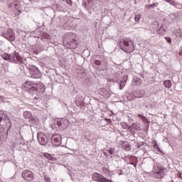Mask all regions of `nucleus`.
I'll list each match as a JSON object with an SVG mask.
<instances>
[{"label":"nucleus","mask_w":182,"mask_h":182,"mask_svg":"<svg viewBox=\"0 0 182 182\" xmlns=\"http://www.w3.org/2000/svg\"><path fill=\"white\" fill-rule=\"evenodd\" d=\"M22 89L31 95H33L34 96V99L38 100V99L41 97V95L45 92V85L41 83L36 84L33 81H26L22 85Z\"/></svg>","instance_id":"nucleus-1"},{"label":"nucleus","mask_w":182,"mask_h":182,"mask_svg":"<svg viewBox=\"0 0 182 182\" xmlns=\"http://www.w3.org/2000/svg\"><path fill=\"white\" fill-rule=\"evenodd\" d=\"M69 119H57L54 121V123L51 124V129L59 132L60 130H65L69 127Z\"/></svg>","instance_id":"nucleus-2"},{"label":"nucleus","mask_w":182,"mask_h":182,"mask_svg":"<svg viewBox=\"0 0 182 182\" xmlns=\"http://www.w3.org/2000/svg\"><path fill=\"white\" fill-rule=\"evenodd\" d=\"M152 176L154 178H157L158 180L164 178L166 176L164 173V167L159 164H155L153 168Z\"/></svg>","instance_id":"nucleus-3"},{"label":"nucleus","mask_w":182,"mask_h":182,"mask_svg":"<svg viewBox=\"0 0 182 182\" xmlns=\"http://www.w3.org/2000/svg\"><path fill=\"white\" fill-rule=\"evenodd\" d=\"M118 45L120 49H122V50H124V52H126V53H132V52L134 50V46H133V45L129 44V41L127 40H120L118 42Z\"/></svg>","instance_id":"nucleus-4"},{"label":"nucleus","mask_w":182,"mask_h":182,"mask_svg":"<svg viewBox=\"0 0 182 182\" xmlns=\"http://www.w3.org/2000/svg\"><path fill=\"white\" fill-rule=\"evenodd\" d=\"M2 58L4 59V60H10L11 62H18L19 63H23L22 57H21L18 53H15L12 56L7 53H4L2 55Z\"/></svg>","instance_id":"nucleus-5"},{"label":"nucleus","mask_w":182,"mask_h":182,"mask_svg":"<svg viewBox=\"0 0 182 182\" xmlns=\"http://www.w3.org/2000/svg\"><path fill=\"white\" fill-rule=\"evenodd\" d=\"M21 176L26 181H33V180H35V174L29 169L23 171L21 173Z\"/></svg>","instance_id":"nucleus-6"},{"label":"nucleus","mask_w":182,"mask_h":182,"mask_svg":"<svg viewBox=\"0 0 182 182\" xmlns=\"http://www.w3.org/2000/svg\"><path fill=\"white\" fill-rule=\"evenodd\" d=\"M92 178L94 180V181H98V182H112V180L107 179L103 176V175L99 173H94L92 175Z\"/></svg>","instance_id":"nucleus-7"},{"label":"nucleus","mask_w":182,"mask_h":182,"mask_svg":"<svg viewBox=\"0 0 182 182\" xmlns=\"http://www.w3.org/2000/svg\"><path fill=\"white\" fill-rule=\"evenodd\" d=\"M52 141L54 146H58L62 144V136L59 134H54L52 136Z\"/></svg>","instance_id":"nucleus-8"},{"label":"nucleus","mask_w":182,"mask_h":182,"mask_svg":"<svg viewBox=\"0 0 182 182\" xmlns=\"http://www.w3.org/2000/svg\"><path fill=\"white\" fill-rule=\"evenodd\" d=\"M37 139L41 146H46L48 144V138H46L45 134L39 132L37 135Z\"/></svg>","instance_id":"nucleus-9"},{"label":"nucleus","mask_w":182,"mask_h":182,"mask_svg":"<svg viewBox=\"0 0 182 182\" xmlns=\"http://www.w3.org/2000/svg\"><path fill=\"white\" fill-rule=\"evenodd\" d=\"M4 36L8 41H15V34H14V33L12 32V29L11 28L7 29V33L4 34Z\"/></svg>","instance_id":"nucleus-10"},{"label":"nucleus","mask_w":182,"mask_h":182,"mask_svg":"<svg viewBox=\"0 0 182 182\" xmlns=\"http://www.w3.org/2000/svg\"><path fill=\"white\" fill-rule=\"evenodd\" d=\"M99 95L105 97V99H109L110 97V92L107 90L102 88L98 91Z\"/></svg>","instance_id":"nucleus-11"},{"label":"nucleus","mask_w":182,"mask_h":182,"mask_svg":"<svg viewBox=\"0 0 182 182\" xmlns=\"http://www.w3.org/2000/svg\"><path fill=\"white\" fill-rule=\"evenodd\" d=\"M69 48L70 49H76L77 48V43H76V39L73 38L68 41Z\"/></svg>","instance_id":"nucleus-12"},{"label":"nucleus","mask_w":182,"mask_h":182,"mask_svg":"<svg viewBox=\"0 0 182 182\" xmlns=\"http://www.w3.org/2000/svg\"><path fill=\"white\" fill-rule=\"evenodd\" d=\"M156 33H158V35H164V33H166V30L163 26H161L159 29L156 31Z\"/></svg>","instance_id":"nucleus-13"},{"label":"nucleus","mask_w":182,"mask_h":182,"mask_svg":"<svg viewBox=\"0 0 182 182\" xmlns=\"http://www.w3.org/2000/svg\"><path fill=\"white\" fill-rule=\"evenodd\" d=\"M164 85L165 87L170 89V87H171V81H170V80H166L164 81Z\"/></svg>","instance_id":"nucleus-14"},{"label":"nucleus","mask_w":182,"mask_h":182,"mask_svg":"<svg viewBox=\"0 0 182 182\" xmlns=\"http://www.w3.org/2000/svg\"><path fill=\"white\" fill-rule=\"evenodd\" d=\"M123 147L127 151H129L130 150V144L129 142H124Z\"/></svg>","instance_id":"nucleus-15"},{"label":"nucleus","mask_w":182,"mask_h":182,"mask_svg":"<svg viewBox=\"0 0 182 182\" xmlns=\"http://www.w3.org/2000/svg\"><path fill=\"white\" fill-rule=\"evenodd\" d=\"M159 5V3H154L152 4H148L145 6V8L146 9H151V8H153V6H157Z\"/></svg>","instance_id":"nucleus-16"},{"label":"nucleus","mask_w":182,"mask_h":182,"mask_svg":"<svg viewBox=\"0 0 182 182\" xmlns=\"http://www.w3.org/2000/svg\"><path fill=\"white\" fill-rule=\"evenodd\" d=\"M126 83H127V81H126V80L121 81V82L119 84V89H123V87H124V86H126Z\"/></svg>","instance_id":"nucleus-17"},{"label":"nucleus","mask_w":182,"mask_h":182,"mask_svg":"<svg viewBox=\"0 0 182 182\" xmlns=\"http://www.w3.org/2000/svg\"><path fill=\"white\" fill-rule=\"evenodd\" d=\"M134 83H135V85H136V86H140V85H141V79L136 78L134 80Z\"/></svg>","instance_id":"nucleus-18"},{"label":"nucleus","mask_w":182,"mask_h":182,"mask_svg":"<svg viewBox=\"0 0 182 182\" xmlns=\"http://www.w3.org/2000/svg\"><path fill=\"white\" fill-rule=\"evenodd\" d=\"M138 117L141 119V121L143 122H148L147 118H146V117H144L143 114H138Z\"/></svg>","instance_id":"nucleus-19"},{"label":"nucleus","mask_w":182,"mask_h":182,"mask_svg":"<svg viewBox=\"0 0 182 182\" xmlns=\"http://www.w3.org/2000/svg\"><path fill=\"white\" fill-rule=\"evenodd\" d=\"M102 171L107 176H109L110 174V171H109L108 168L106 167L102 168Z\"/></svg>","instance_id":"nucleus-20"},{"label":"nucleus","mask_w":182,"mask_h":182,"mask_svg":"<svg viewBox=\"0 0 182 182\" xmlns=\"http://www.w3.org/2000/svg\"><path fill=\"white\" fill-rule=\"evenodd\" d=\"M175 34L176 35V36H182V30L181 29H178L176 31H175Z\"/></svg>","instance_id":"nucleus-21"},{"label":"nucleus","mask_w":182,"mask_h":182,"mask_svg":"<svg viewBox=\"0 0 182 182\" xmlns=\"http://www.w3.org/2000/svg\"><path fill=\"white\" fill-rule=\"evenodd\" d=\"M134 19L135 22H139V20L141 19V14H136Z\"/></svg>","instance_id":"nucleus-22"},{"label":"nucleus","mask_w":182,"mask_h":182,"mask_svg":"<svg viewBox=\"0 0 182 182\" xmlns=\"http://www.w3.org/2000/svg\"><path fill=\"white\" fill-rule=\"evenodd\" d=\"M44 180L46 182H50V178L49 176H48L47 175H46L44 176Z\"/></svg>","instance_id":"nucleus-23"},{"label":"nucleus","mask_w":182,"mask_h":182,"mask_svg":"<svg viewBox=\"0 0 182 182\" xmlns=\"http://www.w3.org/2000/svg\"><path fill=\"white\" fill-rule=\"evenodd\" d=\"M166 2H168V4H171V5H176V2L173 0H165Z\"/></svg>","instance_id":"nucleus-24"},{"label":"nucleus","mask_w":182,"mask_h":182,"mask_svg":"<svg viewBox=\"0 0 182 182\" xmlns=\"http://www.w3.org/2000/svg\"><path fill=\"white\" fill-rule=\"evenodd\" d=\"M44 157L46 159H52V156L49 154H44Z\"/></svg>","instance_id":"nucleus-25"},{"label":"nucleus","mask_w":182,"mask_h":182,"mask_svg":"<svg viewBox=\"0 0 182 182\" xmlns=\"http://www.w3.org/2000/svg\"><path fill=\"white\" fill-rule=\"evenodd\" d=\"M136 127L137 125L136 124H133L132 127H129L128 129L129 130H132V127H133V129H136Z\"/></svg>","instance_id":"nucleus-26"},{"label":"nucleus","mask_w":182,"mask_h":182,"mask_svg":"<svg viewBox=\"0 0 182 182\" xmlns=\"http://www.w3.org/2000/svg\"><path fill=\"white\" fill-rule=\"evenodd\" d=\"M165 39L168 43H171V38L166 37Z\"/></svg>","instance_id":"nucleus-27"},{"label":"nucleus","mask_w":182,"mask_h":182,"mask_svg":"<svg viewBox=\"0 0 182 182\" xmlns=\"http://www.w3.org/2000/svg\"><path fill=\"white\" fill-rule=\"evenodd\" d=\"M95 64L97 65V66H100L101 65V63L99 60H97L95 61Z\"/></svg>","instance_id":"nucleus-28"},{"label":"nucleus","mask_w":182,"mask_h":182,"mask_svg":"<svg viewBox=\"0 0 182 182\" xmlns=\"http://www.w3.org/2000/svg\"><path fill=\"white\" fill-rule=\"evenodd\" d=\"M109 154H113L114 153V148H110L109 150Z\"/></svg>","instance_id":"nucleus-29"},{"label":"nucleus","mask_w":182,"mask_h":182,"mask_svg":"<svg viewBox=\"0 0 182 182\" xmlns=\"http://www.w3.org/2000/svg\"><path fill=\"white\" fill-rule=\"evenodd\" d=\"M154 147L155 149H158V150H159V145H157V143H155V144H154Z\"/></svg>","instance_id":"nucleus-30"},{"label":"nucleus","mask_w":182,"mask_h":182,"mask_svg":"<svg viewBox=\"0 0 182 182\" xmlns=\"http://www.w3.org/2000/svg\"><path fill=\"white\" fill-rule=\"evenodd\" d=\"M4 102V97L0 96V103H2Z\"/></svg>","instance_id":"nucleus-31"},{"label":"nucleus","mask_w":182,"mask_h":182,"mask_svg":"<svg viewBox=\"0 0 182 182\" xmlns=\"http://www.w3.org/2000/svg\"><path fill=\"white\" fill-rule=\"evenodd\" d=\"M178 173H179V175H178V177H179V178H182V177H181V172H180V171H178Z\"/></svg>","instance_id":"nucleus-32"},{"label":"nucleus","mask_w":182,"mask_h":182,"mask_svg":"<svg viewBox=\"0 0 182 182\" xmlns=\"http://www.w3.org/2000/svg\"><path fill=\"white\" fill-rule=\"evenodd\" d=\"M71 38H75V35L72 34Z\"/></svg>","instance_id":"nucleus-33"},{"label":"nucleus","mask_w":182,"mask_h":182,"mask_svg":"<svg viewBox=\"0 0 182 182\" xmlns=\"http://www.w3.org/2000/svg\"><path fill=\"white\" fill-rule=\"evenodd\" d=\"M29 1H30V2H33V1H35L36 0H29Z\"/></svg>","instance_id":"nucleus-34"}]
</instances>
